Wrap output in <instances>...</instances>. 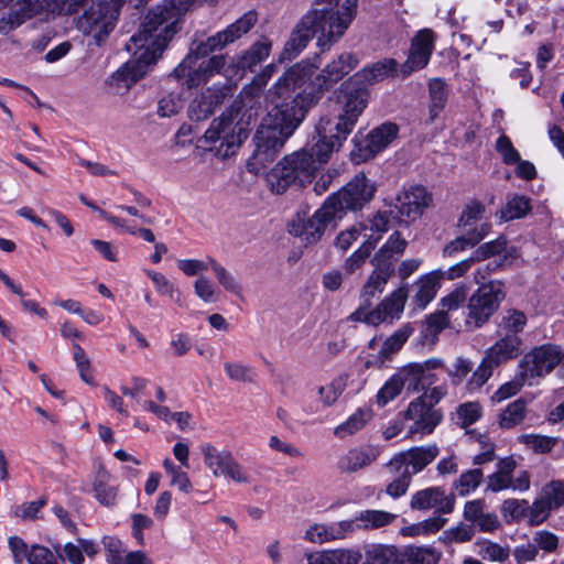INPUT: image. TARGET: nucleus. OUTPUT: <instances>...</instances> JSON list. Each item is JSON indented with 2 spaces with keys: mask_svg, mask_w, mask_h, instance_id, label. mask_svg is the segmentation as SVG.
Masks as SVG:
<instances>
[{
  "mask_svg": "<svg viewBox=\"0 0 564 564\" xmlns=\"http://www.w3.org/2000/svg\"><path fill=\"white\" fill-rule=\"evenodd\" d=\"M337 104L338 109L334 118L321 119L319 139L285 156L271 171L268 182L272 192L282 194L291 185L305 186L312 182L333 152L338 150L352 132L358 118L367 107L368 93L365 88L358 87L346 91Z\"/></svg>",
  "mask_w": 564,
  "mask_h": 564,
  "instance_id": "nucleus-1",
  "label": "nucleus"
},
{
  "mask_svg": "<svg viewBox=\"0 0 564 564\" xmlns=\"http://www.w3.org/2000/svg\"><path fill=\"white\" fill-rule=\"evenodd\" d=\"M163 0L153 7L144 18L140 29L134 33L127 50L134 57L126 62L108 79V85L117 93L128 90L155 64L170 41L180 30L182 19L181 1Z\"/></svg>",
  "mask_w": 564,
  "mask_h": 564,
  "instance_id": "nucleus-2",
  "label": "nucleus"
},
{
  "mask_svg": "<svg viewBox=\"0 0 564 564\" xmlns=\"http://www.w3.org/2000/svg\"><path fill=\"white\" fill-rule=\"evenodd\" d=\"M357 3L358 0H345L339 8V0H315L285 43L282 57L295 58L318 33V46L328 48L344 35L355 19Z\"/></svg>",
  "mask_w": 564,
  "mask_h": 564,
  "instance_id": "nucleus-3",
  "label": "nucleus"
},
{
  "mask_svg": "<svg viewBox=\"0 0 564 564\" xmlns=\"http://www.w3.org/2000/svg\"><path fill=\"white\" fill-rule=\"evenodd\" d=\"M315 105L316 98L313 95H301L297 99L283 102L280 100L275 107H271L253 138L254 159L262 165L273 162Z\"/></svg>",
  "mask_w": 564,
  "mask_h": 564,
  "instance_id": "nucleus-4",
  "label": "nucleus"
},
{
  "mask_svg": "<svg viewBox=\"0 0 564 564\" xmlns=\"http://www.w3.org/2000/svg\"><path fill=\"white\" fill-rule=\"evenodd\" d=\"M248 134V122L242 120L239 110L230 109L213 120L199 142L205 149L226 159L235 154Z\"/></svg>",
  "mask_w": 564,
  "mask_h": 564,
  "instance_id": "nucleus-5",
  "label": "nucleus"
},
{
  "mask_svg": "<svg viewBox=\"0 0 564 564\" xmlns=\"http://www.w3.org/2000/svg\"><path fill=\"white\" fill-rule=\"evenodd\" d=\"M505 297L502 282L494 280L481 283L468 299L465 313L466 327L468 329L482 327L499 308Z\"/></svg>",
  "mask_w": 564,
  "mask_h": 564,
  "instance_id": "nucleus-6",
  "label": "nucleus"
},
{
  "mask_svg": "<svg viewBox=\"0 0 564 564\" xmlns=\"http://www.w3.org/2000/svg\"><path fill=\"white\" fill-rule=\"evenodd\" d=\"M376 193L375 184L362 173L357 174L350 182L327 197L326 202L336 212L339 220L347 212L362 209L371 202Z\"/></svg>",
  "mask_w": 564,
  "mask_h": 564,
  "instance_id": "nucleus-7",
  "label": "nucleus"
},
{
  "mask_svg": "<svg viewBox=\"0 0 564 564\" xmlns=\"http://www.w3.org/2000/svg\"><path fill=\"white\" fill-rule=\"evenodd\" d=\"M314 72L315 66L311 63L301 62L290 67L269 90L268 98L271 107H275L280 100L283 102L297 99L301 95H313L317 104L319 94L313 87L311 90L304 88L294 94L312 78Z\"/></svg>",
  "mask_w": 564,
  "mask_h": 564,
  "instance_id": "nucleus-8",
  "label": "nucleus"
},
{
  "mask_svg": "<svg viewBox=\"0 0 564 564\" xmlns=\"http://www.w3.org/2000/svg\"><path fill=\"white\" fill-rule=\"evenodd\" d=\"M204 464L215 477H226L238 484H249L250 475L228 449H218L210 443L199 445Z\"/></svg>",
  "mask_w": 564,
  "mask_h": 564,
  "instance_id": "nucleus-9",
  "label": "nucleus"
},
{
  "mask_svg": "<svg viewBox=\"0 0 564 564\" xmlns=\"http://www.w3.org/2000/svg\"><path fill=\"white\" fill-rule=\"evenodd\" d=\"M564 359V349L555 344H543L533 348L519 364V369L533 381L554 370Z\"/></svg>",
  "mask_w": 564,
  "mask_h": 564,
  "instance_id": "nucleus-10",
  "label": "nucleus"
},
{
  "mask_svg": "<svg viewBox=\"0 0 564 564\" xmlns=\"http://www.w3.org/2000/svg\"><path fill=\"white\" fill-rule=\"evenodd\" d=\"M121 6V0H99L85 11L82 25L87 32H97L98 36H107L115 28Z\"/></svg>",
  "mask_w": 564,
  "mask_h": 564,
  "instance_id": "nucleus-11",
  "label": "nucleus"
},
{
  "mask_svg": "<svg viewBox=\"0 0 564 564\" xmlns=\"http://www.w3.org/2000/svg\"><path fill=\"white\" fill-rule=\"evenodd\" d=\"M436 35L432 29H422L411 40L408 57L400 66L402 78L427 66L435 48Z\"/></svg>",
  "mask_w": 564,
  "mask_h": 564,
  "instance_id": "nucleus-12",
  "label": "nucleus"
},
{
  "mask_svg": "<svg viewBox=\"0 0 564 564\" xmlns=\"http://www.w3.org/2000/svg\"><path fill=\"white\" fill-rule=\"evenodd\" d=\"M502 252L505 253L499 260L489 262L484 269H478L475 274V279L481 274V279L484 280L486 274L510 265L512 261L518 257L516 248L507 249V239L505 236H500L495 240L480 245L471 254L475 262L484 261L488 258L501 254ZM476 281L477 283H480L478 280Z\"/></svg>",
  "mask_w": 564,
  "mask_h": 564,
  "instance_id": "nucleus-13",
  "label": "nucleus"
},
{
  "mask_svg": "<svg viewBox=\"0 0 564 564\" xmlns=\"http://www.w3.org/2000/svg\"><path fill=\"white\" fill-rule=\"evenodd\" d=\"M440 454L437 445L412 447L406 452L397 454L387 467L391 473H399L402 468L408 467V471L413 476L423 470Z\"/></svg>",
  "mask_w": 564,
  "mask_h": 564,
  "instance_id": "nucleus-14",
  "label": "nucleus"
},
{
  "mask_svg": "<svg viewBox=\"0 0 564 564\" xmlns=\"http://www.w3.org/2000/svg\"><path fill=\"white\" fill-rule=\"evenodd\" d=\"M358 65V58L351 53H343L337 59L327 64L325 68L312 80L311 86L319 94L329 90L336 83L349 74Z\"/></svg>",
  "mask_w": 564,
  "mask_h": 564,
  "instance_id": "nucleus-15",
  "label": "nucleus"
},
{
  "mask_svg": "<svg viewBox=\"0 0 564 564\" xmlns=\"http://www.w3.org/2000/svg\"><path fill=\"white\" fill-rule=\"evenodd\" d=\"M338 220L336 212L325 200L300 229L293 226L291 232L302 237L307 243H315L322 238L327 227L335 226Z\"/></svg>",
  "mask_w": 564,
  "mask_h": 564,
  "instance_id": "nucleus-16",
  "label": "nucleus"
},
{
  "mask_svg": "<svg viewBox=\"0 0 564 564\" xmlns=\"http://www.w3.org/2000/svg\"><path fill=\"white\" fill-rule=\"evenodd\" d=\"M413 510H427L434 508L438 514L452 513L455 508L454 494L446 495L442 487H430L416 491L410 501Z\"/></svg>",
  "mask_w": 564,
  "mask_h": 564,
  "instance_id": "nucleus-17",
  "label": "nucleus"
},
{
  "mask_svg": "<svg viewBox=\"0 0 564 564\" xmlns=\"http://www.w3.org/2000/svg\"><path fill=\"white\" fill-rule=\"evenodd\" d=\"M405 415L413 421L411 433L430 434L440 424L443 414L438 409L423 402V399H415L410 402Z\"/></svg>",
  "mask_w": 564,
  "mask_h": 564,
  "instance_id": "nucleus-18",
  "label": "nucleus"
},
{
  "mask_svg": "<svg viewBox=\"0 0 564 564\" xmlns=\"http://www.w3.org/2000/svg\"><path fill=\"white\" fill-rule=\"evenodd\" d=\"M395 207L406 221L415 220L422 216L424 209L432 203V195L423 186L416 185L405 189L397 198Z\"/></svg>",
  "mask_w": 564,
  "mask_h": 564,
  "instance_id": "nucleus-19",
  "label": "nucleus"
},
{
  "mask_svg": "<svg viewBox=\"0 0 564 564\" xmlns=\"http://www.w3.org/2000/svg\"><path fill=\"white\" fill-rule=\"evenodd\" d=\"M400 66L394 58H382L358 70L350 80L361 86L375 85L401 76Z\"/></svg>",
  "mask_w": 564,
  "mask_h": 564,
  "instance_id": "nucleus-20",
  "label": "nucleus"
},
{
  "mask_svg": "<svg viewBox=\"0 0 564 564\" xmlns=\"http://www.w3.org/2000/svg\"><path fill=\"white\" fill-rule=\"evenodd\" d=\"M225 97L224 88L216 86L207 88L191 102L188 108L189 118L194 121L207 119L224 102Z\"/></svg>",
  "mask_w": 564,
  "mask_h": 564,
  "instance_id": "nucleus-21",
  "label": "nucleus"
},
{
  "mask_svg": "<svg viewBox=\"0 0 564 564\" xmlns=\"http://www.w3.org/2000/svg\"><path fill=\"white\" fill-rule=\"evenodd\" d=\"M379 449L372 445H364L350 448L340 456L337 468L340 473L351 474L366 468L377 460Z\"/></svg>",
  "mask_w": 564,
  "mask_h": 564,
  "instance_id": "nucleus-22",
  "label": "nucleus"
},
{
  "mask_svg": "<svg viewBox=\"0 0 564 564\" xmlns=\"http://www.w3.org/2000/svg\"><path fill=\"white\" fill-rule=\"evenodd\" d=\"M485 508L484 499L469 500L464 506L463 517L479 531L494 532L500 527L499 518L494 512H485Z\"/></svg>",
  "mask_w": 564,
  "mask_h": 564,
  "instance_id": "nucleus-23",
  "label": "nucleus"
},
{
  "mask_svg": "<svg viewBox=\"0 0 564 564\" xmlns=\"http://www.w3.org/2000/svg\"><path fill=\"white\" fill-rule=\"evenodd\" d=\"M489 347L485 355L497 366L516 359L521 354L522 339L517 334L505 335Z\"/></svg>",
  "mask_w": 564,
  "mask_h": 564,
  "instance_id": "nucleus-24",
  "label": "nucleus"
},
{
  "mask_svg": "<svg viewBox=\"0 0 564 564\" xmlns=\"http://www.w3.org/2000/svg\"><path fill=\"white\" fill-rule=\"evenodd\" d=\"M398 373L406 391L412 393L423 392L437 381L436 375L424 372L420 362L409 364Z\"/></svg>",
  "mask_w": 564,
  "mask_h": 564,
  "instance_id": "nucleus-25",
  "label": "nucleus"
},
{
  "mask_svg": "<svg viewBox=\"0 0 564 564\" xmlns=\"http://www.w3.org/2000/svg\"><path fill=\"white\" fill-rule=\"evenodd\" d=\"M398 132L399 128L395 123H381L368 133L365 150L369 155L378 154L397 138Z\"/></svg>",
  "mask_w": 564,
  "mask_h": 564,
  "instance_id": "nucleus-26",
  "label": "nucleus"
},
{
  "mask_svg": "<svg viewBox=\"0 0 564 564\" xmlns=\"http://www.w3.org/2000/svg\"><path fill=\"white\" fill-rule=\"evenodd\" d=\"M259 14L256 10H249L225 30L217 32L226 46L240 40L258 22Z\"/></svg>",
  "mask_w": 564,
  "mask_h": 564,
  "instance_id": "nucleus-27",
  "label": "nucleus"
},
{
  "mask_svg": "<svg viewBox=\"0 0 564 564\" xmlns=\"http://www.w3.org/2000/svg\"><path fill=\"white\" fill-rule=\"evenodd\" d=\"M416 293L413 303L417 308H425L434 300L441 286L438 272L432 271L422 275L415 283Z\"/></svg>",
  "mask_w": 564,
  "mask_h": 564,
  "instance_id": "nucleus-28",
  "label": "nucleus"
},
{
  "mask_svg": "<svg viewBox=\"0 0 564 564\" xmlns=\"http://www.w3.org/2000/svg\"><path fill=\"white\" fill-rule=\"evenodd\" d=\"M442 552L432 546H408L399 558V564H437Z\"/></svg>",
  "mask_w": 564,
  "mask_h": 564,
  "instance_id": "nucleus-29",
  "label": "nucleus"
},
{
  "mask_svg": "<svg viewBox=\"0 0 564 564\" xmlns=\"http://www.w3.org/2000/svg\"><path fill=\"white\" fill-rule=\"evenodd\" d=\"M272 43L268 39H261L253 43L240 57L238 65L242 69L253 70L254 67L263 62L271 52Z\"/></svg>",
  "mask_w": 564,
  "mask_h": 564,
  "instance_id": "nucleus-30",
  "label": "nucleus"
},
{
  "mask_svg": "<svg viewBox=\"0 0 564 564\" xmlns=\"http://www.w3.org/2000/svg\"><path fill=\"white\" fill-rule=\"evenodd\" d=\"M482 480L484 473L481 468L467 469L453 482V494L466 497L474 492L481 485Z\"/></svg>",
  "mask_w": 564,
  "mask_h": 564,
  "instance_id": "nucleus-31",
  "label": "nucleus"
},
{
  "mask_svg": "<svg viewBox=\"0 0 564 564\" xmlns=\"http://www.w3.org/2000/svg\"><path fill=\"white\" fill-rule=\"evenodd\" d=\"M430 118L433 121L445 108L448 98V89L441 78H433L429 83Z\"/></svg>",
  "mask_w": 564,
  "mask_h": 564,
  "instance_id": "nucleus-32",
  "label": "nucleus"
},
{
  "mask_svg": "<svg viewBox=\"0 0 564 564\" xmlns=\"http://www.w3.org/2000/svg\"><path fill=\"white\" fill-rule=\"evenodd\" d=\"M195 62L186 55L185 58L174 68L170 76L181 80L184 79L188 88L197 87L204 83V76Z\"/></svg>",
  "mask_w": 564,
  "mask_h": 564,
  "instance_id": "nucleus-33",
  "label": "nucleus"
},
{
  "mask_svg": "<svg viewBox=\"0 0 564 564\" xmlns=\"http://www.w3.org/2000/svg\"><path fill=\"white\" fill-rule=\"evenodd\" d=\"M398 516L384 510H364L358 513L361 530H376L387 527L397 520Z\"/></svg>",
  "mask_w": 564,
  "mask_h": 564,
  "instance_id": "nucleus-34",
  "label": "nucleus"
},
{
  "mask_svg": "<svg viewBox=\"0 0 564 564\" xmlns=\"http://www.w3.org/2000/svg\"><path fill=\"white\" fill-rule=\"evenodd\" d=\"M527 416V402L523 399H518L507 405V408L499 414V426L501 429H512L523 422Z\"/></svg>",
  "mask_w": 564,
  "mask_h": 564,
  "instance_id": "nucleus-35",
  "label": "nucleus"
},
{
  "mask_svg": "<svg viewBox=\"0 0 564 564\" xmlns=\"http://www.w3.org/2000/svg\"><path fill=\"white\" fill-rule=\"evenodd\" d=\"M110 475L106 470H98L94 481L96 499L104 506L110 507L116 503L117 490L109 485Z\"/></svg>",
  "mask_w": 564,
  "mask_h": 564,
  "instance_id": "nucleus-36",
  "label": "nucleus"
},
{
  "mask_svg": "<svg viewBox=\"0 0 564 564\" xmlns=\"http://www.w3.org/2000/svg\"><path fill=\"white\" fill-rule=\"evenodd\" d=\"M55 551L52 552L46 546L33 544L30 547L28 563L29 564H61L64 561L61 555L62 545L59 543L53 544Z\"/></svg>",
  "mask_w": 564,
  "mask_h": 564,
  "instance_id": "nucleus-37",
  "label": "nucleus"
},
{
  "mask_svg": "<svg viewBox=\"0 0 564 564\" xmlns=\"http://www.w3.org/2000/svg\"><path fill=\"white\" fill-rule=\"evenodd\" d=\"M226 47L218 33L202 41H193L189 47L188 56L196 63L199 58H205L209 54L221 51Z\"/></svg>",
  "mask_w": 564,
  "mask_h": 564,
  "instance_id": "nucleus-38",
  "label": "nucleus"
},
{
  "mask_svg": "<svg viewBox=\"0 0 564 564\" xmlns=\"http://www.w3.org/2000/svg\"><path fill=\"white\" fill-rule=\"evenodd\" d=\"M412 332L413 328L409 324L403 325L398 330H395L390 337H388L384 340L382 348L379 350L378 358L381 361L389 359L391 355L395 354L401 349V347L408 340Z\"/></svg>",
  "mask_w": 564,
  "mask_h": 564,
  "instance_id": "nucleus-39",
  "label": "nucleus"
},
{
  "mask_svg": "<svg viewBox=\"0 0 564 564\" xmlns=\"http://www.w3.org/2000/svg\"><path fill=\"white\" fill-rule=\"evenodd\" d=\"M398 560V551L393 545L375 544L365 554L362 564H394Z\"/></svg>",
  "mask_w": 564,
  "mask_h": 564,
  "instance_id": "nucleus-40",
  "label": "nucleus"
},
{
  "mask_svg": "<svg viewBox=\"0 0 564 564\" xmlns=\"http://www.w3.org/2000/svg\"><path fill=\"white\" fill-rule=\"evenodd\" d=\"M365 236L367 237L365 242L345 261L344 268L349 273L355 272L365 263L379 241V237L373 238L372 235L367 234Z\"/></svg>",
  "mask_w": 564,
  "mask_h": 564,
  "instance_id": "nucleus-41",
  "label": "nucleus"
},
{
  "mask_svg": "<svg viewBox=\"0 0 564 564\" xmlns=\"http://www.w3.org/2000/svg\"><path fill=\"white\" fill-rule=\"evenodd\" d=\"M408 297V289L406 285L400 286L398 290L393 291L390 296L386 297L380 304L387 312L390 317V323L393 319L400 317L401 313L404 310V305Z\"/></svg>",
  "mask_w": 564,
  "mask_h": 564,
  "instance_id": "nucleus-42",
  "label": "nucleus"
},
{
  "mask_svg": "<svg viewBox=\"0 0 564 564\" xmlns=\"http://www.w3.org/2000/svg\"><path fill=\"white\" fill-rule=\"evenodd\" d=\"M518 441L534 453L546 454L557 444L558 438L540 434H521Z\"/></svg>",
  "mask_w": 564,
  "mask_h": 564,
  "instance_id": "nucleus-43",
  "label": "nucleus"
},
{
  "mask_svg": "<svg viewBox=\"0 0 564 564\" xmlns=\"http://www.w3.org/2000/svg\"><path fill=\"white\" fill-rule=\"evenodd\" d=\"M208 263L213 269L218 283L228 292L236 295L241 293V285L236 276L228 271L224 265L218 263L214 258L208 257Z\"/></svg>",
  "mask_w": 564,
  "mask_h": 564,
  "instance_id": "nucleus-44",
  "label": "nucleus"
},
{
  "mask_svg": "<svg viewBox=\"0 0 564 564\" xmlns=\"http://www.w3.org/2000/svg\"><path fill=\"white\" fill-rule=\"evenodd\" d=\"M498 367L485 355L467 381L468 391L473 392L479 390L492 376L494 369Z\"/></svg>",
  "mask_w": 564,
  "mask_h": 564,
  "instance_id": "nucleus-45",
  "label": "nucleus"
},
{
  "mask_svg": "<svg viewBox=\"0 0 564 564\" xmlns=\"http://www.w3.org/2000/svg\"><path fill=\"white\" fill-rule=\"evenodd\" d=\"M527 325V316L523 312L518 310H508L501 318L499 324L500 334L519 335Z\"/></svg>",
  "mask_w": 564,
  "mask_h": 564,
  "instance_id": "nucleus-46",
  "label": "nucleus"
},
{
  "mask_svg": "<svg viewBox=\"0 0 564 564\" xmlns=\"http://www.w3.org/2000/svg\"><path fill=\"white\" fill-rule=\"evenodd\" d=\"M391 275L392 274H383L378 269H375L362 288L361 300L367 303V305H371V299L377 294L382 293Z\"/></svg>",
  "mask_w": 564,
  "mask_h": 564,
  "instance_id": "nucleus-47",
  "label": "nucleus"
},
{
  "mask_svg": "<svg viewBox=\"0 0 564 564\" xmlns=\"http://www.w3.org/2000/svg\"><path fill=\"white\" fill-rule=\"evenodd\" d=\"M528 383L532 386V381L524 376V371L519 369V372L514 376V378L506 383H503L492 395V400L497 402H501L508 398L517 394L521 388Z\"/></svg>",
  "mask_w": 564,
  "mask_h": 564,
  "instance_id": "nucleus-48",
  "label": "nucleus"
},
{
  "mask_svg": "<svg viewBox=\"0 0 564 564\" xmlns=\"http://www.w3.org/2000/svg\"><path fill=\"white\" fill-rule=\"evenodd\" d=\"M347 387V376L334 378L328 384L319 388V399L325 406L333 405Z\"/></svg>",
  "mask_w": 564,
  "mask_h": 564,
  "instance_id": "nucleus-49",
  "label": "nucleus"
},
{
  "mask_svg": "<svg viewBox=\"0 0 564 564\" xmlns=\"http://www.w3.org/2000/svg\"><path fill=\"white\" fill-rule=\"evenodd\" d=\"M478 555L492 562H505L510 556V549L489 540L477 541Z\"/></svg>",
  "mask_w": 564,
  "mask_h": 564,
  "instance_id": "nucleus-50",
  "label": "nucleus"
},
{
  "mask_svg": "<svg viewBox=\"0 0 564 564\" xmlns=\"http://www.w3.org/2000/svg\"><path fill=\"white\" fill-rule=\"evenodd\" d=\"M539 497L542 498L553 510L563 507L564 482L562 480H551L542 487Z\"/></svg>",
  "mask_w": 564,
  "mask_h": 564,
  "instance_id": "nucleus-51",
  "label": "nucleus"
},
{
  "mask_svg": "<svg viewBox=\"0 0 564 564\" xmlns=\"http://www.w3.org/2000/svg\"><path fill=\"white\" fill-rule=\"evenodd\" d=\"M476 530L473 524L459 522L456 527L443 532L442 540L445 543H466L473 540Z\"/></svg>",
  "mask_w": 564,
  "mask_h": 564,
  "instance_id": "nucleus-52",
  "label": "nucleus"
},
{
  "mask_svg": "<svg viewBox=\"0 0 564 564\" xmlns=\"http://www.w3.org/2000/svg\"><path fill=\"white\" fill-rule=\"evenodd\" d=\"M401 380L399 373H395L382 386L377 393V402L379 405L383 406L388 404L401 393L404 388Z\"/></svg>",
  "mask_w": 564,
  "mask_h": 564,
  "instance_id": "nucleus-53",
  "label": "nucleus"
},
{
  "mask_svg": "<svg viewBox=\"0 0 564 564\" xmlns=\"http://www.w3.org/2000/svg\"><path fill=\"white\" fill-rule=\"evenodd\" d=\"M367 412L358 410L351 416H349V419L346 422H344L343 424L338 425L335 429V435H337L338 437H345L347 435H351L358 432L365 426L367 422Z\"/></svg>",
  "mask_w": 564,
  "mask_h": 564,
  "instance_id": "nucleus-54",
  "label": "nucleus"
},
{
  "mask_svg": "<svg viewBox=\"0 0 564 564\" xmlns=\"http://www.w3.org/2000/svg\"><path fill=\"white\" fill-rule=\"evenodd\" d=\"M224 369L226 375L234 381L254 382L256 372L253 369L241 362H225Z\"/></svg>",
  "mask_w": 564,
  "mask_h": 564,
  "instance_id": "nucleus-55",
  "label": "nucleus"
},
{
  "mask_svg": "<svg viewBox=\"0 0 564 564\" xmlns=\"http://www.w3.org/2000/svg\"><path fill=\"white\" fill-rule=\"evenodd\" d=\"M530 209L531 205L528 197L514 196L507 203L502 213L506 219H517L524 217Z\"/></svg>",
  "mask_w": 564,
  "mask_h": 564,
  "instance_id": "nucleus-56",
  "label": "nucleus"
},
{
  "mask_svg": "<svg viewBox=\"0 0 564 564\" xmlns=\"http://www.w3.org/2000/svg\"><path fill=\"white\" fill-rule=\"evenodd\" d=\"M474 364L471 360L458 357L452 368L446 370L453 386H459L471 372Z\"/></svg>",
  "mask_w": 564,
  "mask_h": 564,
  "instance_id": "nucleus-57",
  "label": "nucleus"
},
{
  "mask_svg": "<svg viewBox=\"0 0 564 564\" xmlns=\"http://www.w3.org/2000/svg\"><path fill=\"white\" fill-rule=\"evenodd\" d=\"M397 477L387 486V494L392 498H399L405 495L412 476L408 471V467L402 468L399 473H394Z\"/></svg>",
  "mask_w": 564,
  "mask_h": 564,
  "instance_id": "nucleus-58",
  "label": "nucleus"
},
{
  "mask_svg": "<svg viewBox=\"0 0 564 564\" xmlns=\"http://www.w3.org/2000/svg\"><path fill=\"white\" fill-rule=\"evenodd\" d=\"M364 230H367V227L364 226V224H358L340 231L335 240L336 248L343 252L347 251L351 245L360 237Z\"/></svg>",
  "mask_w": 564,
  "mask_h": 564,
  "instance_id": "nucleus-59",
  "label": "nucleus"
},
{
  "mask_svg": "<svg viewBox=\"0 0 564 564\" xmlns=\"http://www.w3.org/2000/svg\"><path fill=\"white\" fill-rule=\"evenodd\" d=\"M553 509L540 497H538L528 509L529 523L531 525H539L543 523Z\"/></svg>",
  "mask_w": 564,
  "mask_h": 564,
  "instance_id": "nucleus-60",
  "label": "nucleus"
},
{
  "mask_svg": "<svg viewBox=\"0 0 564 564\" xmlns=\"http://www.w3.org/2000/svg\"><path fill=\"white\" fill-rule=\"evenodd\" d=\"M496 150L500 153L503 163L507 165L516 164L520 160V153L512 145L510 138L505 134L497 139Z\"/></svg>",
  "mask_w": 564,
  "mask_h": 564,
  "instance_id": "nucleus-61",
  "label": "nucleus"
},
{
  "mask_svg": "<svg viewBox=\"0 0 564 564\" xmlns=\"http://www.w3.org/2000/svg\"><path fill=\"white\" fill-rule=\"evenodd\" d=\"M468 288L462 284L455 288L448 295L442 299V306L447 312L458 310L467 300Z\"/></svg>",
  "mask_w": 564,
  "mask_h": 564,
  "instance_id": "nucleus-62",
  "label": "nucleus"
},
{
  "mask_svg": "<svg viewBox=\"0 0 564 564\" xmlns=\"http://www.w3.org/2000/svg\"><path fill=\"white\" fill-rule=\"evenodd\" d=\"M195 294L205 303L216 301V288L214 283L206 276L200 275L194 283Z\"/></svg>",
  "mask_w": 564,
  "mask_h": 564,
  "instance_id": "nucleus-63",
  "label": "nucleus"
},
{
  "mask_svg": "<svg viewBox=\"0 0 564 564\" xmlns=\"http://www.w3.org/2000/svg\"><path fill=\"white\" fill-rule=\"evenodd\" d=\"M398 259L399 258L394 256L392 252L382 253L381 247L371 259V263L373 264L375 269H378L383 274H393L394 265Z\"/></svg>",
  "mask_w": 564,
  "mask_h": 564,
  "instance_id": "nucleus-64",
  "label": "nucleus"
}]
</instances>
